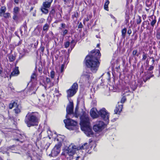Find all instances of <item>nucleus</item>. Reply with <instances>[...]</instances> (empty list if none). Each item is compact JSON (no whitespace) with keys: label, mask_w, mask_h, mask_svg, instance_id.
I'll list each match as a JSON object with an SVG mask.
<instances>
[{"label":"nucleus","mask_w":160,"mask_h":160,"mask_svg":"<svg viewBox=\"0 0 160 160\" xmlns=\"http://www.w3.org/2000/svg\"><path fill=\"white\" fill-rule=\"evenodd\" d=\"M68 32V30H65L63 31V32L62 35L63 36H65L66 34H67Z\"/></svg>","instance_id":"obj_40"},{"label":"nucleus","mask_w":160,"mask_h":160,"mask_svg":"<svg viewBox=\"0 0 160 160\" xmlns=\"http://www.w3.org/2000/svg\"><path fill=\"white\" fill-rule=\"evenodd\" d=\"M8 58L9 59V61L10 62H13L15 60L16 58L15 56L12 54H9L8 55Z\"/></svg>","instance_id":"obj_22"},{"label":"nucleus","mask_w":160,"mask_h":160,"mask_svg":"<svg viewBox=\"0 0 160 160\" xmlns=\"http://www.w3.org/2000/svg\"><path fill=\"white\" fill-rule=\"evenodd\" d=\"M101 56L98 50H92L91 53L87 56L85 58V63L93 73L96 72L99 65L98 59Z\"/></svg>","instance_id":"obj_1"},{"label":"nucleus","mask_w":160,"mask_h":160,"mask_svg":"<svg viewBox=\"0 0 160 160\" xmlns=\"http://www.w3.org/2000/svg\"><path fill=\"white\" fill-rule=\"evenodd\" d=\"M21 108H22L21 105H18L17 103L14 109L15 113L17 114L20 113L21 112Z\"/></svg>","instance_id":"obj_17"},{"label":"nucleus","mask_w":160,"mask_h":160,"mask_svg":"<svg viewBox=\"0 0 160 160\" xmlns=\"http://www.w3.org/2000/svg\"><path fill=\"white\" fill-rule=\"evenodd\" d=\"M76 43L77 41L74 40H73L71 41V45H70V47L71 48V49H72L73 48Z\"/></svg>","instance_id":"obj_24"},{"label":"nucleus","mask_w":160,"mask_h":160,"mask_svg":"<svg viewBox=\"0 0 160 160\" xmlns=\"http://www.w3.org/2000/svg\"><path fill=\"white\" fill-rule=\"evenodd\" d=\"M141 17L139 16H138L136 20V22L137 24H140L141 23Z\"/></svg>","instance_id":"obj_27"},{"label":"nucleus","mask_w":160,"mask_h":160,"mask_svg":"<svg viewBox=\"0 0 160 160\" xmlns=\"http://www.w3.org/2000/svg\"><path fill=\"white\" fill-rule=\"evenodd\" d=\"M64 65L63 64H62L61 65V72H62L63 71V69H64Z\"/></svg>","instance_id":"obj_49"},{"label":"nucleus","mask_w":160,"mask_h":160,"mask_svg":"<svg viewBox=\"0 0 160 160\" xmlns=\"http://www.w3.org/2000/svg\"><path fill=\"white\" fill-rule=\"evenodd\" d=\"M70 42H66L64 44V47L65 48H67L70 45Z\"/></svg>","instance_id":"obj_38"},{"label":"nucleus","mask_w":160,"mask_h":160,"mask_svg":"<svg viewBox=\"0 0 160 160\" xmlns=\"http://www.w3.org/2000/svg\"><path fill=\"white\" fill-rule=\"evenodd\" d=\"M40 50L42 52H43L44 50V47H41Z\"/></svg>","instance_id":"obj_51"},{"label":"nucleus","mask_w":160,"mask_h":160,"mask_svg":"<svg viewBox=\"0 0 160 160\" xmlns=\"http://www.w3.org/2000/svg\"><path fill=\"white\" fill-rule=\"evenodd\" d=\"M138 53L137 50H134L132 52V55L133 57L135 56L136 55L138 56V55H137Z\"/></svg>","instance_id":"obj_35"},{"label":"nucleus","mask_w":160,"mask_h":160,"mask_svg":"<svg viewBox=\"0 0 160 160\" xmlns=\"http://www.w3.org/2000/svg\"><path fill=\"white\" fill-rule=\"evenodd\" d=\"M136 86H135V87H134L133 88V90H134L136 89Z\"/></svg>","instance_id":"obj_61"},{"label":"nucleus","mask_w":160,"mask_h":160,"mask_svg":"<svg viewBox=\"0 0 160 160\" xmlns=\"http://www.w3.org/2000/svg\"><path fill=\"white\" fill-rule=\"evenodd\" d=\"M150 78V77H147L146 80H145L144 78L143 79V81L145 82L147 80L149 79Z\"/></svg>","instance_id":"obj_55"},{"label":"nucleus","mask_w":160,"mask_h":160,"mask_svg":"<svg viewBox=\"0 0 160 160\" xmlns=\"http://www.w3.org/2000/svg\"><path fill=\"white\" fill-rule=\"evenodd\" d=\"M52 2H51L46 1L43 2V5L44 8H49L50 7Z\"/></svg>","instance_id":"obj_20"},{"label":"nucleus","mask_w":160,"mask_h":160,"mask_svg":"<svg viewBox=\"0 0 160 160\" xmlns=\"http://www.w3.org/2000/svg\"><path fill=\"white\" fill-rule=\"evenodd\" d=\"M119 103L118 102V104L116 106L115 109L114 110V113L116 114H119L123 108L122 104H119Z\"/></svg>","instance_id":"obj_14"},{"label":"nucleus","mask_w":160,"mask_h":160,"mask_svg":"<svg viewBox=\"0 0 160 160\" xmlns=\"http://www.w3.org/2000/svg\"><path fill=\"white\" fill-rule=\"evenodd\" d=\"M19 8L18 7H15L13 9L14 14H17L18 12L19 11Z\"/></svg>","instance_id":"obj_31"},{"label":"nucleus","mask_w":160,"mask_h":160,"mask_svg":"<svg viewBox=\"0 0 160 160\" xmlns=\"http://www.w3.org/2000/svg\"><path fill=\"white\" fill-rule=\"evenodd\" d=\"M55 72L53 71H52L50 73V77L52 78H53L55 76Z\"/></svg>","instance_id":"obj_36"},{"label":"nucleus","mask_w":160,"mask_h":160,"mask_svg":"<svg viewBox=\"0 0 160 160\" xmlns=\"http://www.w3.org/2000/svg\"><path fill=\"white\" fill-rule=\"evenodd\" d=\"M61 147L60 145H56L52 150L51 153L47 152V155L49 156L53 157L57 156L60 152Z\"/></svg>","instance_id":"obj_10"},{"label":"nucleus","mask_w":160,"mask_h":160,"mask_svg":"<svg viewBox=\"0 0 160 160\" xmlns=\"http://www.w3.org/2000/svg\"><path fill=\"white\" fill-rule=\"evenodd\" d=\"M104 8L105 10H106L107 11H108V6H105V5H104Z\"/></svg>","instance_id":"obj_50"},{"label":"nucleus","mask_w":160,"mask_h":160,"mask_svg":"<svg viewBox=\"0 0 160 160\" xmlns=\"http://www.w3.org/2000/svg\"><path fill=\"white\" fill-rule=\"evenodd\" d=\"M24 121L27 126L30 127L31 126L38 125L39 119L34 113L29 112L27 114Z\"/></svg>","instance_id":"obj_3"},{"label":"nucleus","mask_w":160,"mask_h":160,"mask_svg":"<svg viewBox=\"0 0 160 160\" xmlns=\"http://www.w3.org/2000/svg\"><path fill=\"white\" fill-rule=\"evenodd\" d=\"M132 33V30L130 28H129L128 29V33L130 35Z\"/></svg>","instance_id":"obj_46"},{"label":"nucleus","mask_w":160,"mask_h":160,"mask_svg":"<svg viewBox=\"0 0 160 160\" xmlns=\"http://www.w3.org/2000/svg\"><path fill=\"white\" fill-rule=\"evenodd\" d=\"M129 91H130L129 90H128V89L124 90L123 91L124 93H123V95L125 94V93L128 92H129Z\"/></svg>","instance_id":"obj_47"},{"label":"nucleus","mask_w":160,"mask_h":160,"mask_svg":"<svg viewBox=\"0 0 160 160\" xmlns=\"http://www.w3.org/2000/svg\"><path fill=\"white\" fill-rule=\"evenodd\" d=\"M65 4L69 6H72L74 3V0H64Z\"/></svg>","instance_id":"obj_19"},{"label":"nucleus","mask_w":160,"mask_h":160,"mask_svg":"<svg viewBox=\"0 0 160 160\" xmlns=\"http://www.w3.org/2000/svg\"><path fill=\"white\" fill-rule=\"evenodd\" d=\"M127 32V29L126 28H124L122 31V37L123 38H125L126 35V33Z\"/></svg>","instance_id":"obj_26"},{"label":"nucleus","mask_w":160,"mask_h":160,"mask_svg":"<svg viewBox=\"0 0 160 160\" xmlns=\"http://www.w3.org/2000/svg\"><path fill=\"white\" fill-rule=\"evenodd\" d=\"M78 16V14L77 12H75L74 15H72V17L73 18H77Z\"/></svg>","instance_id":"obj_42"},{"label":"nucleus","mask_w":160,"mask_h":160,"mask_svg":"<svg viewBox=\"0 0 160 160\" xmlns=\"http://www.w3.org/2000/svg\"><path fill=\"white\" fill-rule=\"evenodd\" d=\"M98 113L99 116H100L106 123H108L109 122V114L105 108H102L100 110Z\"/></svg>","instance_id":"obj_8"},{"label":"nucleus","mask_w":160,"mask_h":160,"mask_svg":"<svg viewBox=\"0 0 160 160\" xmlns=\"http://www.w3.org/2000/svg\"><path fill=\"white\" fill-rule=\"evenodd\" d=\"M126 100V98L125 97V96H123L121 100V102L122 103H123L125 102Z\"/></svg>","instance_id":"obj_33"},{"label":"nucleus","mask_w":160,"mask_h":160,"mask_svg":"<svg viewBox=\"0 0 160 160\" xmlns=\"http://www.w3.org/2000/svg\"><path fill=\"white\" fill-rule=\"evenodd\" d=\"M2 16L5 18H8L10 16V14L9 13H5L3 14Z\"/></svg>","instance_id":"obj_30"},{"label":"nucleus","mask_w":160,"mask_h":160,"mask_svg":"<svg viewBox=\"0 0 160 160\" xmlns=\"http://www.w3.org/2000/svg\"><path fill=\"white\" fill-rule=\"evenodd\" d=\"M76 160H82V158L79 157H78L76 159Z\"/></svg>","instance_id":"obj_52"},{"label":"nucleus","mask_w":160,"mask_h":160,"mask_svg":"<svg viewBox=\"0 0 160 160\" xmlns=\"http://www.w3.org/2000/svg\"><path fill=\"white\" fill-rule=\"evenodd\" d=\"M105 125L103 122L101 121H97L93 126V130L95 132H100L104 129Z\"/></svg>","instance_id":"obj_9"},{"label":"nucleus","mask_w":160,"mask_h":160,"mask_svg":"<svg viewBox=\"0 0 160 160\" xmlns=\"http://www.w3.org/2000/svg\"><path fill=\"white\" fill-rule=\"evenodd\" d=\"M17 14H14V15L13 17V19L14 20H16L17 18Z\"/></svg>","instance_id":"obj_45"},{"label":"nucleus","mask_w":160,"mask_h":160,"mask_svg":"<svg viewBox=\"0 0 160 160\" xmlns=\"http://www.w3.org/2000/svg\"><path fill=\"white\" fill-rule=\"evenodd\" d=\"M9 88H10L11 90H14V88H13L11 86V85H9Z\"/></svg>","instance_id":"obj_56"},{"label":"nucleus","mask_w":160,"mask_h":160,"mask_svg":"<svg viewBox=\"0 0 160 160\" xmlns=\"http://www.w3.org/2000/svg\"><path fill=\"white\" fill-rule=\"evenodd\" d=\"M80 119V125L81 130L84 132L87 136H92L93 135V132L89 125L88 116L85 112L82 111V114L81 115Z\"/></svg>","instance_id":"obj_2"},{"label":"nucleus","mask_w":160,"mask_h":160,"mask_svg":"<svg viewBox=\"0 0 160 160\" xmlns=\"http://www.w3.org/2000/svg\"><path fill=\"white\" fill-rule=\"evenodd\" d=\"M49 27V24L47 23L43 26V30L47 32L48 30Z\"/></svg>","instance_id":"obj_23"},{"label":"nucleus","mask_w":160,"mask_h":160,"mask_svg":"<svg viewBox=\"0 0 160 160\" xmlns=\"http://www.w3.org/2000/svg\"><path fill=\"white\" fill-rule=\"evenodd\" d=\"M52 37V36L50 37L49 34H46L45 37V38L47 39V40L49 41L51 40V38Z\"/></svg>","instance_id":"obj_34"},{"label":"nucleus","mask_w":160,"mask_h":160,"mask_svg":"<svg viewBox=\"0 0 160 160\" xmlns=\"http://www.w3.org/2000/svg\"><path fill=\"white\" fill-rule=\"evenodd\" d=\"M78 88V84L76 83H75L72 85L71 88L67 90V97L69 101H70L69 98L73 96L76 93Z\"/></svg>","instance_id":"obj_7"},{"label":"nucleus","mask_w":160,"mask_h":160,"mask_svg":"<svg viewBox=\"0 0 160 160\" xmlns=\"http://www.w3.org/2000/svg\"><path fill=\"white\" fill-rule=\"evenodd\" d=\"M65 138L64 136L59 135H58L56 138L55 139V141H57L58 143L56 145H60V146L62 145V142Z\"/></svg>","instance_id":"obj_12"},{"label":"nucleus","mask_w":160,"mask_h":160,"mask_svg":"<svg viewBox=\"0 0 160 160\" xmlns=\"http://www.w3.org/2000/svg\"><path fill=\"white\" fill-rule=\"evenodd\" d=\"M33 9V7H32L31 8H30V11H31Z\"/></svg>","instance_id":"obj_64"},{"label":"nucleus","mask_w":160,"mask_h":160,"mask_svg":"<svg viewBox=\"0 0 160 160\" xmlns=\"http://www.w3.org/2000/svg\"><path fill=\"white\" fill-rule=\"evenodd\" d=\"M47 132H48V134H49V132H51V131L49 130H48V131H47Z\"/></svg>","instance_id":"obj_60"},{"label":"nucleus","mask_w":160,"mask_h":160,"mask_svg":"<svg viewBox=\"0 0 160 160\" xmlns=\"http://www.w3.org/2000/svg\"><path fill=\"white\" fill-rule=\"evenodd\" d=\"M89 146H88V144L87 143H84L82 146L79 147V149H80L86 150V152H87L88 151V150L89 149Z\"/></svg>","instance_id":"obj_18"},{"label":"nucleus","mask_w":160,"mask_h":160,"mask_svg":"<svg viewBox=\"0 0 160 160\" xmlns=\"http://www.w3.org/2000/svg\"><path fill=\"white\" fill-rule=\"evenodd\" d=\"M62 27L63 28H64L65 26V24L64 23H62L61 24Z\"/></svg>","instance_id":"obj_57"},{"label":"nucleus","mask_w":160,"mask_h":160,"mask_svg":"<svg viewBox=\"0 0 160 160\" xmlns=\"http://www.w3.org/2000/svg\"><path fill=\"white\" fill-rule=\"evenodd\" d=\"M41 10L42 12L45 14H47L48 12V10L45 8H42Z\"/></svg>","instance_id":"obj_28"},{"label":"nucleus","mask_w":160,"mask_h":160,"mask_svg":"<svg viewBox=\"0 0 160 160\" xmlns=\"http://www.w3.org/2000/svg\"><path fill=\"white\" fill-rule=\"evenodd\" d=\"M92 79V73L85 72L81 76L79 82L81 83H85L90 84Z\"/></svg>","instance_id":"obj_5"},{"label":"nucleus","mask_w":160,"mask_h":160,"mask_svg":"<svg viewBox=\"0 0 160 160\" xmlns=\"http://www.w3.org/2000/svg\"><path fill=\"white\" fill-rule=\"evenodd\" d=\"M69 101V103L66 108V111L68 114H71L73 112V104L72 101Z\"/></svg>","instance_id":"obj_11"},{"label":"nucleus","mask_w":160,"mask_h":160,"mask_svg":"<svg viewBox=\"0 0 160 160\" xmlns=\"http://www.w3.org/2000/svg\"><path fill=\"white\" fill-rule=\"evenodd\" d=\"M156 37L158 39H160V31H158L156 34Z\"/></svg>","instance_id":"obj_39"},{"label":"nucleus","mask_w":160,"mask_h":160,"mask_svg":"<svg viewBox=\"0 0 160 160\" xmlns=\"http://www.w3.org/2000/svg\"><path fill=\"white\" fill-rule=\"evenodd\" d=\"M18 1L19 0H14V2L17 4L18 3Z\"/></svg>","instance_id":"obj_58"},{"label":"nucleus","mask_w":160,"mask_h":160,"mask_svg":"<svg viewBox=\"0 0 160 160\" xmlns=\"http://www.w3.org/2000/svg\"><path fill=\"white\" fill-rule=\"evenodd\" d=\"M142 60H145L147 58V54H145L144 52H143L142 55Z\"/></svg>","instance_id":"obj_37"},{"label":"nucleus","mask_w":160,"mask_h":160,"mask_svg":"<svg viewBox=\"0 0 160 160\" xmlns=\"http://www.w3.org/2000/svg\"><path fill=\"white\" fill-rule=\"evenodd\" d=\"M76 149L79 150L78 147L72 144L68 147L65 148L63 153L65 156L68 155L69 156H72L74 154Z\"/></svg>","instance_id":"obj_6"},{"label":"nucleus","mask_w":160,"mask_h":160,"mask_svg":"<svg viewBox=\"0 0 160 160\" xmlns=\"http://www.w3.org/2000/svg\"><path fill=\"white\" fill-rule=\"evenodd\" d=\"M66 127L71 130H74L77 129V122L76 121L69 118L64 120Z\"/></svg>","instance_id":"obj_4"},{"label":"nucleus","mask_w":160,"mask_h":160,"mask_svg":"<svg viewBox=\"0 0 160 160\" xmlns=\"http://www.w3.org/2000/svg\"><path fill=\"white\" fill-rule=\"evenodd\" d=\"M46 82L48 83H50L51 82V80H50V79L49 78H46Z\"/></svg>","instance_id":"obj_44"},{"label":"nucleus","mask_w":160,"mask_h":160,"mask_svg":"<svg viewBox=\"0 0 160 160\" xmlns=\"http://www.w3.org/2000/svg\"><path fill=\"white\" fill-rule=\"evenodd\" d=\"M51 144V143L50 142H48L47 143L46 145L45 146V148H46V151H47V149L49 148Z\"/></svg>","instance_id":"obj_41"},{"label":"nucleus","mask_w":160,"mask_h":160,"mask_svg":"<svg viewBox=\"0 0 160 160\" xmlns=\"http://www.w3.org/2000/svg\"><path fill=\"white\" fill-rule=\"evenodd\" d=\"M25 138L26 137L24 135L20 134L19 135L17 138H15L14 140L17 141L21 143H22L24 140Z\"/></svg>","instance_id":"obj_16"},{"label":"nucleus","mask_w":160,"mask_h":160,"mask_svg":"<svg viewBox=\"0 0 160 160\" xmlns=\"http://www.w3.org/2000/svg\"><path fill=\"white\" fill-rule=\"evenodd\" d=\"M98 112L96 108H92L90 111L91 116L93 118H97L99 117Z\"/></svg>","instance_id":"obj_13"},{"label":"nucleus","mask_w":160,"mask_h":160,"mask_svg":"<svg viewBox=\"0 0 160 160\" xmlns=\"http://www.w3.org/2000/svg\"><path fill=\"white\" fill-rule=\"evenodd\" d=\"M145 22V21L144 22H143L142 23V27H143L144 26V22Z\"/></svg>","instance_id":"obj_62"},{"label":"nucleus","mask_w":160,"mask_h":160,"mask_svg":"<svg viewBox=\"0 0 160 160\" xmlns=\"http://www.w3.org/2000/svg\"><path fill=\"white\" fill-rule=\"evenodd\" d=\"M109 3V0H106V1L105 2L104 5H105V6H108V4Z\"/></svg>","instance_id":"obj_48"},{"label":"nucleus","mask_w":160,"mask_h":160,"mask_svg":"<svg viewBox=\"0 0 160 160\" xmlns=\"http://www.w3.org/2000/svg\"><path fill=\"white\" fill-rule=\"evenodd\" d=\"M48 34H49V36H51V37L53 35V33L51 31L49 32Z\"/></svg>","instance_id":"obj_53"},{"label":"nucleus","mask_w":160,"mask_h":160,"mask_svg":"<svg viewBox=\"0 0 160 160\" xmlns=\"http://www.w3.org/2000/svg\"><path fill=\"white\" fill-rule=\"evenodd\" d=\"M6 7L3 6L0 9V16H2L3 14L5 13L6 11Z\"/></svg>","instance_id":"obj_21"},{"label":"nucleus","mask_w":160,"mask_h":160,"mask_svg":"<svg viewBox=\"0 0 160 160\" xmlns=\"http://www.w3.org/2000/svg\"><path fill=\"white\" fill-rule=\"evenodd\" d=\"M153 68V66H150V67H149V68L148 69V70H152Z\"/></svg>","instance_id":"obj_54"},{"label":"nucleus","mask_w":160,"mask_h":160,"mask_svg":"<svg viewBox=\"0 0 160 160\" xmlns=\"http://www.w3.org/2000/svg\"><path fill=\"white\" fill-rule=\"evenodd\" d=\"M86 20L87 21H89V19L88 18H87L86 19Z\"/></svg>","instance_id":"obj_63"},{"label":"nucleus","mask_w":160,"mask_h":160,"mask_svg":"<svg viewBox=\"0 0 160 160\" xmlns=\"http://www.w3.org/2000/svg\"><path fill=\"white\" fill-rule=\"evenodd\" d=\"M156 22V20L155 18L152 21V22H151V25L152 26V27H153L154 26Z\"/></svg>","instance_id":"obj_32"},{"label":"nucleus","mask_w":160,"mask_h":160,"mask_svg":"<svg viewBox=\"0 0 160 160\" xmlns=\"http://www.w3.org/2000/svg\"><path fill=\"white\" fill-rule=\"evenodd\" d=\"M5 0H1V2L2 3H4Z\"/></svg>","instance_id":"obj_59"},{"label":"nucleus","mask_w":160,"mask_h":160,"mask_svg":"<svg viewBox=\"0 0 160 160\" xmlns=\"http://www.w3.org/2000/svg\"><path fill=\"white\" fill-rule=\"evenodd\" d=\"M17 103L14 102H13L11 103L9 105V108L10 109H12L13 108L15 107Z\"/></svg>","instance_id":"obj_25"},{"label":"nucleus","mask_w":160,"mask_h":160,"mask_svg":"<svg viewBox=\"0 0 160 160\" xmlns=\"http://www.w3.org/2000/svg\"><path fill=\"white\" fill-rule=\"evenodd\" d=\"M36 77V75L35 74L33 73L31 76V78L32 79H34Z\"/></svg>","instance_id":"obj_43"},{"label":"nucleus","mask_w":160,"mask_h":160,"mask_svg":"<svg viewBox=\"0 0 160 160\" xmlns=\"http://www.w3.org/2000/svg\"><path fill=\"white\" fill-rule=\"evenodd\" d=\"M19 74V71L18 70V67H16L13 70L11 73L10 77L12 76H18Z\"/></svg>","instance_id":"obj_15"},{"label":"nucleus","mask_w":160,"mask_h":160,"mask_svg":"<svg viewBox=\"0 0 160 160\" xmlns=\"http://www.w3.org/2000/svg\"><path fill=\"white\" fill-rule=\"evenodd\" d=\"M27 28V27L26 24H24L21 27V28H20L19 29L21 33H22V28H23V29H24V31H25L26 30Z\"/></svg>","instance_id":"obj_29"}]
</instances>
